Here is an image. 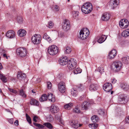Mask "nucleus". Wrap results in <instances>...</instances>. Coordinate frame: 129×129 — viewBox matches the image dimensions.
I'll return each mask as SVG.
<instances>
[{
	"label": "nucleus",
	"mask_w": 129,
	"mask_h": 129,
	"mask_svg": "<svg viewBox=\"0 0 129 129\" xmlns=\"http://www.w3.org/2000/svg\"><path fill=\"white\" fill-rule=\"evenodd\" d=\"M122 36L126 37L129 36V29H126L121 34Z\"/></svg>",
	"instance_id": "29"
},
{
	"label": "nucleus",
	"mask_w": 129,
	"mask_h": 129,
	"mask_svg": "<svg viewBox=\"0 0 129 129\" xmlns=\"http://www.w3.org/2000/svg\"><path fill=\"white\" fill-rule=\"evenodd\" d=\"M18 34L20 37H23L25 35L26 31L24 29H21L18 31Z\"/></svg>",
	"instance_id": "25"
},
{
	"label": "nucleus",
	"mask_w": 129,
	"mask_h": 129,
	"mask_svg": "<svg viewBox=\"0 0 129 129\" xmlns=\"http://www.w3.org/2000/svg\"><path fill=\"white\" fill-rule=\"evenodd\" d=\"M58 36L60 37H62L63 36V33H59L58 34Z\"/></svg>",
	"instance_id": "58"
},
{
	"label": "nucleus",
	"mask_w": 129,
	"mask_h": 129,
	"mask_svg": "<svg viewBox=\"0 0 129 129\" xmlns=\"http://www.w3.org/2000/svg\"><path fill=\"white\" fill-rule=\"evenodd\" d=\"M18 23L20 24H22L23 21V18L21 16H18L16 19Z\"/></svg>",
	"instance_id": "39"
},
{
	"label": "nucleus",
	"mask_w": 129,
	"mask_h": 129,
	"mask_svg": "<svg viewBox=\"0 0 129 129\" xmlns=\"http://www.w3.org/2000/svg\"><path fill=\"white\" fill-rule=\"evenodd\" d=\"M122 64L120 61H116L114 62L112 64L113 67H114L117 71L119 70L121 68Z\"/></svg>",
	"instance_id": "9"
},
{
	"label": "nucleus",
	"mask_w": 129,
	"mask_h": 129,
	"mask_svg": "<svg viewBox=\"0 0 129 129\" xmlns=\"http://www.w3.org/2000/svg\"><path fill=\"white\" fill-rule=\"evenodd\" d=\"M81 72L82 70L79 68H76L74 70V73L75 74L80 73Z\"/></svg>",
	"instance_id": "36"
},
{
	"label": "nucleus",
	"mask_w": 129,
	"mask_h": 129,
	"mask_svg": "<svg viewBox=\"0 0 129 129\" xmlns=\"http://www.w3.org/2000/svg\"><path fill=\"white\" fill-rule=\"evenodd\" d=\"M26 116L27 121L29 124L31 123V119L30 117L27 114H26Z\"/></svg>",
	"instance_id": "43"
},
{
	"label": "nucleus",
	"mask_w": 129,
	"mask_h": 129,
	"mask_svg": "<svg viewBox=\"0 0 129 129\" xmlns=\"http://www.w3.org/2000/svg\"><path fill=\"white\" fill-rule=\"evenodd\" d=\"M46 40L49 43L52 42V40L49 37V38H48Z\"/></svg>",
	"instance_id": "55"
},
{
	"label": "nucleus",
	"mask_w": 129,
	"mask_h": 129,
	"mask_svg": "<svg viewBox=\"0 0 129 129\" xmlns=\"http://www.w3.org/2000/svg\"><path fill=\"white\" fill-rule=\"evenodd\" d=\"M70 23L69 21L67 20H65L63 24L62 28L64 30L67 31L70 29Z\"/></svg>",
	"instance_id": "13"
},
{
	"label": "nucleus",
	"mask_w": 129,
	"mask_h": 129,
	"mask_svg": "<svg viewBox=\"0 0 129 129\" xmlns=\"http://www.w3.org/2000/svg\"><path fill=\"white\" fill-rule=\"evenodd\" d=\"M8 122L11 124H13V118H10L8 119Z\"/></svg>",
	"instance_id": "51"
},
{
	"label": "nucleus",
	"mask_w": 129,
	"mask_h": 129,
	"mask_svg": "<svg viewBox=\"0 0 129 129\" xmlns=\"http://www.w3.org/2000/svg\"><path fill=\"white\" fill-rule=\"evenodd\" d=\"M58 88L60 92L64 93L66 90L64 83L63 82H60L58 85Z\"/></svg>",
	"instance_id": "12"
},
{
	"label": "nucleus",
	"mask_w": 129,
	"mask_h": 129,
	"mask_svg": "<svg viewBox=\"0 0 129 129\" xmlns=\"http://www.w3.org/2000/svg\"><path fill=\"white\" fill-rule=\"evenodd\" d=\"M117 81L114 78L112 80L111 82L113 84H114Z\"/></svg>",
	"instance_id": "53"
},
{
	"label": "nucleus",
	"mask_w": 129,
	"mask_h": 129,
	"mask_svg": "<svg viewBox=\"0 0 129 129\" xmlns=\"http://www.w3.org/2000/svg\"><path fill=\"white\" fill-rule=\"evenodd\" d=\"M68 59L67 57H60L59 60V62L61 65L64 66L68 64Z\"/></svg>",
	"instance_id": "11"
},
{
	"label": "nucleus",
	"mask_w": 129,
	"mask_h": 129,
	"mask_svg": "<svg viewBox=\"0 0 129 129\" xmlns=\"http://www.w3.org/2000/svg\"><path fill=\"white\" fill-rule=\"evenodd\" d=\"M48 27L49 28H51L53 26V23L51 21L48 22Z\"/></svg>",
	"instance_id": "44"
},
{
	"label": "nucleus",
	"mask_w": 129,
	"mask_h": 129,
	"mask_svg": "<svg viewBox=\"0 0 129 129\" xmlns=\"http://www.w3.org/2000/svg\"><path fill=\"white\" fill-rule=\"evenodd\" d=\"M47 99L49 101L52 102H54L55 101V98L54 97V96L52 94L49 93L48 94Z\"/></svg>",
	"instance_id": "24"
},
{
	"label": "nucleus",
	"mask_w": 129,
	"mask_h": 129,
	"mask_svg": "<svg viewBox=\"0 0 129 129\" xmlns=\"http://www.w3.org/2000/svg\"><path fill=\"white\" fill-rule=\"evenodd\" d=\"M116 51L115 49H113L109 53L108 58L109 59L113 58L116 55Z\"/></svg>",
	"instance_id": "18"
},
{
	"label": "nucleus",
	"mask_w": 129,
	"mask_h": 129,
	"mask_svg": "<svg viewBox=\"0 0 129 129\" xmlns=\"http://www.w3.org/2000/svg\"><path fill=\"white\" fill-rule=\"evenodd\" d=\"M0 78L3 82H7V80L6 78L4 75L1 73H0Z\"/></svg>",
	"instance_id": "33"
},
{
	"label": "nucleus",
	"mask_w": 129,
	"mask_h": 129,
	"mask_svg": "<svg viewBox=\"0 0 129 129\" xmlns=\"http://www.w3.org/2000/svg\"><path fill=\"white\" fill-rule=\"evenodd\" d=\"M76 88H77V90H78L81 91L83 90L85 87L83 85H80L78 86H76Z\"/></svg>",
	"instance_id": "38"
},
{
	"label": "nucleus",
	"mask_w": 129,
	"mask_h": 129,
	"mask_svg": "<svg viewBox=\"0 0 129 129\" xmlns=\"http://www.w3.org/2000/svg\"><path fill=\"white\" fill-rule=\"evenodd\" d=\"M43 125L49 129H51L53 128L52 125L49 122H45L43 124Z\"/></svg>",
	"instance_id": "37"
},
{
	"label": "nucleus",
	"mask_w": 129,
	"mask_h": 129,
	"mask_svg": "<svg viewBox=\"0 0 129 129\" xmlns=\"http://www.w3.org/2000/svg\"><path fill=\"white\" fill-rule=\"evenodd\" d=\"M19 95L23 98H26L27 95L23 89H22L19 91Z\"/></svg>",
	"instance_id": "34"
},
{
	"label": "nucleus",
	"mask_w": 129,
	"mask_h": 129,
	"mask_svg": "<svg viewBox=\"0 0 129 129\" xmlns=\"http://www.w3.org/2000/svg\"><path fill=\"white\" fill-rule=\"evenodd\" d=\"M77 62L75 59L72 58L68 62L67 66L70 70H72L75 68L77 66Z\"/></svg>",
	"instance_id": "5"
},
{
	"label": "nucleus",
	"mask_w": 129,
	"mask_h": 129,
	"mask_svg": "<svg viewBox=\"0 0 129 129\" xmlns=\"http://www.w3.org/2000/svg\"><path fill=\"white\" fill-rule=\"evenodd\" d=\"M30 104L32 105L38 106L39 105V102L36 100L32 98L31 99L30 102Z\"/></svg>",
	"instance_id": "21"
},
{
	"label": "nucleus",
	"mask_w": 129,
	"mask_h": 129,
	"mask_svg": "<svg viewBox=\"0 0 129 129\" xmlns=\"http://www.w3.org/2000/svg\"><path fill=\"white\" fill-rule=\"evenodd\" d=\"M48 51L49 54L51 55H54L57 54L59 52L58 47L56 45H52L48 48Z\"/></svg>",
	"instance_id": "2"
},
{
	"label": "nucleus",
	"mask_w": 129,
	"mask_h": 129,
	"mask_svg": "<svg viewBox=\"0 0 129 129\" xmlns=\"http://www.w3.org/2000/svg\"><path fill=\"white\" fill-rule=\"evenodd\" d=\"M89 34V31L87 28H83L79 33L80 38L82 40L86 39Z\"/></svg>",
	"instance_id": "3"
},
{
	"label": "nucleus",
	"mask_w": 129,
	"mask_h": 129,
	"mask_svg": "<svg viewBox=\"0 0 129 129\" xmlns=\"http://www.w3.org/2000/svg\"><path fill=\"white\" fill-rule=\"evenodd\" d=\"M31 92L33 93V94H35L36 93V92L35 91H34V90H31Z\"/></svg>",
	"instance_id": "64"
},
{
	"label": "nucleus",
	"mask_w": 129,
	"mask_h": 129,
	"mask_svg": "<svg viewBox=\"0 0 129 129\" xmlns=\"http://www.w3.org/2000/svg\"><path fill=\"white\" fill-rule=\"evenodd\" d=\"M77 88H76L74 87L71 89V94L72 95L74 96H76L78 94V92L77 90Z\"/></svg>",
	"instance_id": "31"
},
{
	"label": "nucleus",
	"mask_w": 129,
	"mask_h": 129,
	"mask_svg": "<svg viewBox=\"0 0 129 129\" xmlns=\"http://www.w3.org/2000/svg\"><path fill=\"white\" fill-rule=\"evenodd\" d=\"M73 111L74 112L77 113H79L80 112V109L78 107H76L74 109Z\"/></svg>",
	"instance_id": "46"
},
{
	"label": "nucleus",
	"mask_w": 129,
	"mask_h": 129,
	"mask_svg": "<svg viewBox=\"0 0 129 129\" xmlns=\"http://www.w3.org/2000/svg\"><path fill=\"white\" fill-rule=\"evenodd\" d=\"M89 124V127H92V128L93 126H92V124Z\"/></svg>",
	"instance_id": "63"
},
{
	"label": "nucleus",
	"mask_w": 129,
	"mask_h": 129,
	"mask_svg": "<svg viewBox=\"0 0 129 129\" xmlns=\"http://www.w3.org/2000/svg\"><path fill=\"white\" fill-rule=\"evenodd\" d=\"M119 24L121 28H125L128 27L129 25V23L127 19H123L120 20Z\"/></svg>",
	"instance_id": "7"
},
{
	"label": "nucleus",
	"mask_w": 129,
	"mask_h": 129,
	"mask_svg": "<svg viewBox=\"0 0 129 129\" xmlns=\"http://www.w3.org/2000/svg\"><path fill=\"white\" fill-rule=\"evenodd\" d=\"M3 68V67L1 64L0 63V70H1Z\"/></svg>",
	"instance_id": "62"
},
{
	"label": "nucleus",
	"mask_w": 129,
	"mask_h": 129,
	"mask_svg": "<svg viewBox=\"0 0 129 129\" xmlns=\"http://www.w3.org/2000/svg\"><path fill=\"white\" fill-rule=\"evenodd\" d=\"M107 38V36L102 35L98 40V42L100 43H102L105 41Z\"/></svg>",
	"instance_id": "23"
},
{
	"label": "nucleus",
	"mask_w": 129,
	"mask_h": 129,
	"mask_svg": "<svg viewBox=\"0 0 129 129\" xmlns=\"http://www.w3.org/2000/svg\"><path fill=\"white\" fill-rule=\"evenodd\" d=\"M92 125L93 126V127L92 128H93L95 129L97 128L98 126V124L97 123H94L92 124Z\"/></svg>",
	"instance_id": "52"
},
{
	"label": "nucleus",
	"mask_w": 129,
	"mask_h": 129,
	"mask_svg": "<svg viewBox=\"0 0 129 129\" xmlns=\"http://www.w3.org/2000/svg\"><path fill=\"white\" fill-rule=\"evenodd\" d=\"M47 100V96L46 94H44L42 95L40 98L39 100L40 102H43Z\"/></svg>",
	"instance_id": "30"
},
{
	"label": "nucleus",
	"mask_w": 129,
	"mask_h": 129,
	"mask_svg": "<svg viewBox=\"0 0 129 129\" xmlns=\"http://www.w3.org/2000/svg\"><path fill=\"white\" fill-rule=\"evenodd\" d=\"M59 121L60 122L63 124V121L62 120H61V119H60L59 120Z\"/></svg>",
	"instance_id": "61"
},
{
	"label": "nucleus",
	"mask_w": 129,
	"mask_h": 129,
	"mask_svg": "<svg viewBox=\"0 0 129 129\" xmlns=\"http://www.w3.org/2000/svg\"><path fill=\"white\" fill-rule=\"evenodd\" d=\"M33 124L36 126L40 128H43L44 127V126L43 125L39 124L36 123H33Z\"/></svg>",
	"instance_id": "41"
},
{
	"label": "nucleus",
	"mask_w": 129,
	"mask_h": 129,
	"mask_svg": "<svg viewBox=\"0 0 129 129\" xmlns=\"http://www.w3.org/2000/svg\"><path fill=\"white\" fill-rule=\"evenodd\" d=\"M90 105L89 103L88 102H84L82 105V110L87 109Z\"/></svg>",
	"instance_id": "22"
},
{
	"label": "nucleus",
	"mask_w": 129,
	"mask_h": 129,
	"mask_svg": "<svg viewBox=\"0 0 129 129\" xmlns=\"http://www.w3.org/2000/svg\"><path fill=\"white\" fill-rule=\"evenodd\" d=\"M126 97L124 94H121L119 96L118 100V103L120 104H125L127 101L126 99Z\"/></svg>",
	"instance_id": "8"
},
{
	"label": "nucleus",
	"mask_w": 129,
	"mask_h": 129,
	"mask_svg": "<svg viewBox=\"0 0 129 129\" xmlns=\"http://www.w3.org/2000/svg\"><path fill=\"white\" fill-rule=\"evenodd\" d=\"M64 52L66 54H69L70 53L71 51V48L69 47H67L65 49Z\"/></svg>",
	"instance_id": "40"
},
{
	"label": "nucleus",
	"mask_w": 129,
	"mask_h": 129,
	"mask_svg": "<svg viewBox=\"0 0 129 129\" xmlns=\"http://www.w3.org/2000/svg\"><path fill=\"white\" fill-rule=\"evenodd\" d=\"M41 38V37L40 35L36 34L32 37L31 40L34 44H37L40 43Z\"/></svg>",
	"instance_id": "6"
},
{
	"label": "nucleus",
	"mask_w": 129,
	"mask_h": 129,
	"mask_svg": "<svg viewBox=\"0 0 129 129\" xmlns=\"http://www.w3.org/2000/svg\"><path fill=\"white\" fill-rule=\"evenodd\" d=\"M125 120L126 123H129V116L125 118Z\"/></svg>",
	"instance_id": "57"
},
{
	"label": "nucleus",
	"mask_w": 129,
	"mask_h": 129,
	"mask_svg": "<svg viewBox=\"0 0 129 129\" xmlns=\"http://www.w3.org/2000/svg\"><path fill=\"white\" fill-rule=\"evenodd\" d=\"M52 86L51 83L50 82H47V87L48 89H50Z\"/></svg>",
	"instance_id": "47"
},
{
	"label": "nucleus",
	"mask_w": 129,
	"mask_h": 129,
	"mask_svg": "<svg viewBox=\"0 0 129 129\" xmlns=\"http://www.w3.org/2000/svg\"><path fill=\"white\" fill-rule=\"evenodd\" d=\"M92 10V5L90 2H87L84 3L81 8L82 11L85 14L90 13Z\"/></svg>",
	"instance_id": "1"
},
{
	"label": "nucleus",
	"mask_w": 129,
	"mask_h": 129,
	"mask_svg": "<svg viewBox=\"0 0 129 129\" xmlns=\"http://www.w3.org/2000/svg\"><path fill=\"white\" fill-rule=\"evenodd\" d=\"M71 125L73 127L77 128L78 127V123L76 121H72L70 123Z\"/></svg>",
	"instance_id": "27"
},
{
	"label": "nucleus",
	"mask_w": 129,
	"mask_h": 129,
	"mask_svg": "<svg viewBox=\"0 0 129 129\" xmlns=\"http://www.w3.org/2000/svg\"><path fill=\"white\" fill-rule=\"evenodd\" d=\"M120 86L121 88L123 89H125L128 86L126 84L123 83L121 84L120 85Z\"/></svg>",
	"instance_id": "45"
},
{
	"label": "nucleus",
	"mask_w": 129,
	"mask_h": 129,
	"mask_svg": "<svg viewBox=\"0 0 129 129\" xmlns=\"http://www.w3.org/2000/svg\"><path fill=\"white\" fill-rule=\"evenodd\" d=\"M121 60L125 64L129 63V57L128 56H124L122 58Z\"/></svg>",
	"instance_id": "28"
},
{
	"label": "nucleus",
	"mask_w": 129,
	"mask_h": 129,
	"mask_svg": "<svg viewBox=\"0 0 129 129\" xmlns=\"http://www.w3.org/2000/svg\"><path fill=\"white\" fill-rule=\"evenodd\" d=\"M112 84L110 83H106L104 84L103 89L107 92H109L112 89Z\"/></svg>",
	"instance_id": "10"
},
{
	"label": "nucleus",
	"mask_w": 129,
	"mask_h": 129,
	"mask_svg": "<svg viewBox=\"0 0 129 129\" xmlns=\"http://www.w3.org/2000/svg\"><path fill=\"white\" fill-rule=\"evenodd\" d=\"M98 88V85L94 83L91 84L89 87V90L92 92L96 91Z\"/></svg>",
	"instance_id": "15"
},
{
	"label": "nucleus",
	"mask_w": 129,
	"mask_h": 129,
	"mask_svg": "<svg viewBox=\"0 0 129 129\" xmlns=\"http://www.w3.org/2000/svg\"><path fill=\"white\" fill-rule=\"evenodd\" d=\"M110 14L109 13H105L102 15L101 17L103 21H108L110 19Z\"/></svg>",
	"instance_id": "16"
},
{
	"label": "nucleus",
	"mask_w": 129,
	"mask_h": 129,
	"mask_svg": "<svg viewBox=\"0 0 129 129\" xmlns=\"http://www.w3.org/2000/svg\"><path fill=\"white\" fill-rule=\"evenodd\" d=\"M16 53L17 55L21 57L26 56L27 54L26 49L24 47H20L16 50Z\"/></svg>",
	"instance_id": "4"
},
{
	"label": "nucleus",
	"mask_w": 129,
	"mask_h": 129,
	"mask_svg": "<svg viewBox=\"0 0 129 129\" xmlns=\"http://www.w3.org/2000/svg\"><path fill=\"white\" fill-rule=\"evenodd\" d=\"M8 89L10 92L13 93H14L15 94H16L17 93V91L16 90L13 88L8 87Z\"/></svg>",
	"instance_id": "42"
},
{
	"label": "nucleus",
	"mask_w": 129,
	"mask_h": 129,
	"mask_svg": "<svg viewBox=\"0 0 129 129\" xmlns=\"http://www.w3.org/2000/svg\"><path fill=\"white\" fill-rule=\"evenodd\" d=\"M14 124L16 126H18V120H16L14 122Z\"/></svg>",
	"instance_id": "59"
},
{
	"label": "nucleus",
	"mask_w": 129,
	"mask_h": 129,
	"mask_svg": "<svg viewBox=\"0 0 129 129\" xmlns=\"http://www.w3.org/2000/svg\"><path fill=\"white\" fill-rule=\"evenodd\" d=\"M53 9L55 11H59V7L57 5H55L53 7Z\"/></svg>",
	"instance_id": "48"
},
{
	"label": "nucleus",
	"mask_w": 129,
	"mask_h": 129,
	"mask_svg": "<svg viewBox=\"0 0 129 129\" xmlns=\"http://www.w3.org/2000/svg\"><path fill=\"white\" fill-rule=\"evenodd\" d=\"M6 36L9 38H13L15 37V33L12 30H9L7 32Z\"/></svg>",
	"instance_id": "20"
},
{
	"label": "nucleus",
	"mask_w": 129,
	"mask_h": 129,
	"mask_svg": "<svg viewBox=\"0 0 129 129\" xmlns=\"http://www.w3.org/2000/svg\"><path fill=\"white\" fill-rule=\"evenodd\" d=\"M73 104L72 103H70L65 105L64 106V108L67 110H69L71 109L73 106Z\"/></svg>",
	"instance_id": "32"
},
{
	"label": "nucleus",
	"mask_w": 129,
	"mask_h": 129,
	"mask_svg": "<svg viewBox=\"0 0 129 129\" xmlns=\"http://www.w3.org/2000/svg\"><path fill=\"white\" fill-rule=\"evenodd\" d=\"M49 36H48L46 33H44L43 36V38L45 39L46 40L48 38H49Z\"/></svg>",
	"instance_id": "50"
},
{
	"label": "nucleus",
	"mask_w": 129,
	"mask_h": 129,
	"mask_svg": "<svg viewBox=\"0 0 129 129\" xmlns=\"http://www.w3.org/2000/svg\"><path fill=\"white\" fill-rule=\"evenodd\" d=\"M50 110L52 113H55L58 112L59 110L57 106L53 104L50 107Z\"/></svg>",
	"instance_id": "14"
},
{
	"label": "nucleus",
	"mask_w": 129,
	"mask_h": 129,
	"mask_svg": "<svg viewBox=\"0 0 129 129\" xmlns=\"http://www.w3.org/2000/svg\"><path fill=\"white\" fill-rule=\"evenodd\" d=\"M104 69L103 67L101 66L99 67L98 68L97 70H95V74H98L99 76H98V77H100L101 75V74L103 72H104Z\"/></svg>",
	"instance_id": "19"
},
{
	"label": "nucleus",
	"mask_w": 129,
	"mask_h": 129,
	"mask_svg": "<svg viewBox=\"0 0 129 129\" xmlns=\"http://www.w3.org/2000/svg\"><path fill=\"white\" fill-rule=\"evenodd\" d=\"M3 56L4 57H6V58L7 59L8 58V57L7 56V55L5 53H4L3 54Z\"/></svg>",
	"instance_id": "60"
},
{
	"label": "nucleus",
	"mask_w": 129,
	"mask_h": 129,
	"mask_svg": "<svg viewBox=\"0 0 129 129\" xmlns=\"http://www.w3.org/2000/svg\"><path fill=\"white\" fill-rule=\"evenodd\" d=\"M17 77L19 79L22 80L25 78V74L22 73H18L17 75Z\"/></svg>",
	"instance_id": "26"
},
{
	"label": "nucleus",
	"mask_w": 129,
	"mask_h": 129,
	"mask_svg": "<svg viewBox=\"0 0 129 129\" xmlns=\"http://www.w3.org/2000/svg\"><path fill=\"white\" fill-rule=\"evenodd\" d=\"M104 113V111L103 110L100 109L98 111V113L100 115H103Z\"/></svg>",
	"instance_id": "49"
},
{
	"label": "nucleus",
	"mask_w": 129,
	"mask_h": 129,
	"mask_svg": "<svg viewBox=\"0 0 129 129\" xmlns=\"http://www.w3.org/2000/svg\"><path fill=\"white\" fill-rule=\"evenodd\" d=\"M91 119L92 122L96 123L98 122L99 119L97 116L94 115L91 117Z\"/></svg>",
	"instance_id": "35"
},
{
	"label": "nucleus",
	"mask_w": 129,
	"mask_h": 129,
	"mask_svg": "<svg viewBox=\"0 0 129 129\" xmlns=\"http://www.w3.org/2000/svg\"><path fill=\"white\" fill-rule=\"evenodd\" d=\"M78 11H74V13L73 14V16H75L76 17L77 16H78Z\"/></svg>",
	"instance_id": "54"
},
{
	"label": "nucleus",
	"mask_w": 129,
	"mask_h": 129,
	"mask_svg": "<svg viewBox=\"0 0 129 129\" xmlns=\"http://www.w3.org/2000/svg\"><path fill=\"white\" fill-rule=\"evenodd\" d=\"M119 3V0H111L110 2V5L114 9L116 7Z\"/></svg>",
	"instance_id": "17"
},
{
	"label": "nucleus",
	"mask_w": 129,
	"mask_h": 129,
	"mask_svg": "<svg viewBox=\"0 0 129 129\" xmlns=\"http://www.w3.org/2000/svg\"><path fill=\"white\" fill-rule=\"evenodd\" d=\"M38 117L37 116H34L33 117V120L35 121V122H37V120L36 119Z\"/></svg>",
	"instance_id": "56"
}]
</instances>
